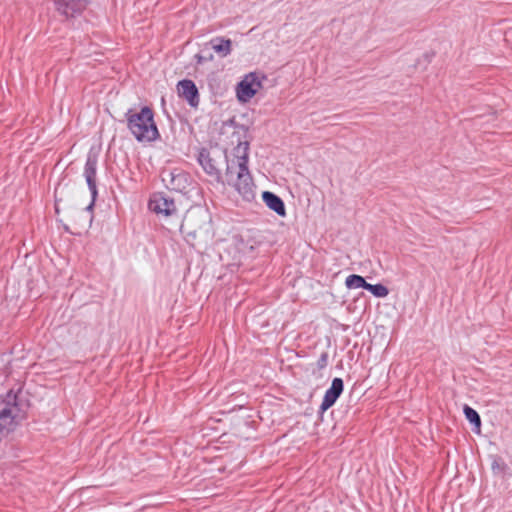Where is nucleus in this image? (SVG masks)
Here are the masks:
<instances>
[{"label":"nucleus","instance_id":"f257e3e1","mask_svg":"<svg viewBox=\"0 0 512 512\" xmlns=\"http://www.w3.org/2000/svg\"><path fill=\"white\" fill-rule=\"evenodd\" d=\"M248 150L247 142L240 143L234 148V157L227 158L226 178L229 184L232 183L244 199L250 200L254 197V184L248 168Z\"/></svg>","mask_w":512,"mask_h":512},{"label":"nucleus","instance_id":"f03ea898","mask_svg":"<svg viewBox=\"0 0 512 512\" xmlns=\"http://www.w3.org/2000/svg\"><path fill=\"white\" fill-rule=\"evenodd\" d=\"M127 128L138 142H152L159 138L151 108L143 106L139 112L129 109L126 114Z\"/></svg>","mask_w":512,"mask_h":512},{"label":"nucleus","instance_id":"7ed1b4c3","mask_svg":"<svg viewBox=\"0 0 512 512\" xmlns=\"http://www.w3.org/2000/svg\"><path fill=\"white\" fill-rule=\"evenodd\" d=\"M25 417L18 396L12 390L0 398V441L13 431L17 423Z\"/></svg>","mask_w":512,"mask_h":512},{"label":"nucleus","instance_id":"20e7f679","mask_svg":"<svg viewBox=\"0 0 512 512\" xmlns=\"http://www.w3.org/2000/svg\"><path fill=\"white\" fill-rule=\"evenodd\" d=\"M97 165H98V157L94 153H88L83 176L86 180L88 189L91 193V202L86 207L87 211H92L96 198L98 196L97 183H96V175H97Z\"/></svg>","mask_w":512,"mask_h":512},{"label":"nucleus","instance_id":"39448f33","mask_svg":"<svg viewBox=\"0 0 512 512\" xmlns=\"http://www.w3.org/2000/svg\"><path fill=\"white\" fill-rule=\"evenodd\" d=\"M261 88V82L255 73H250L244 77L237 85V97L242 102L249 101Z\"/></svg>","mask_w":512,"mask_h":512},{"label":"nucleus","instance_id":"423d86ee","mask_svg":"<svg viewBox=\"0 0 512 512\" xmlns=\"http://www.w3.org/2000/svg\"><path fill=\"white\" fill-rule=\"evenodd\" d=\"M149 209L165 217L172 216L177 212L175 201L162 193H157L152 196L149 201Z\"/></svg>","mask_w":512,"mask_h":512},{"label":"nucleus","instance_id":"0eeeda50","mask_svg":"<svg viewBox=\"0 0 512 512\" xmlns=\"http://www.w3.org/2000/svg\"><path fill=\"white\" fill-rule=\"evenodd\" d=\"M344 391V381L340 377L333 378L330 387L325 391L322 403L319 407V414H323L331 408Z\"/></svg>","mask_w":512,"mask_h":512},{"label":"nucleus","instance_id":"6e6552de","mask_svg":"<svg viewBox=\"0 0 512 512\" xmlns=\"http://www.w3.org/2000/svg\"><path fill=\"white\" fill-rule=\"evenodd\" d=\"M59 13L66 17H74L80 14L86 7V0H54Z\"/></svg>","mask_w":512,"mask_h":512},{"label":"nucleus","instance_id":"1a4fd4ad","mask_svg":"<svg viewBox=\"0 0 512 512\" xmlns=\"http://www.w3.org/2000/svg\"><path fill=\"white\" fill-rule=\"evenodd\" d=\"M178 91L180 96L186 99L191 107L198 106L199 93L195 83L192 80H181L178 83Z\"/></svg>","mask_w":512,"mask_h":512},{"label":"nucleus","instance_id":"9d476101","mask_svg":"<svg viewBox=\"0 0 512 512\" xmlns=\"http://www.w3.org/2000/svg\"><path fill=\"white\" fill-rule=\"evenodd\" d=\"M198 163L201 165L207 175L212 177L216 182H221V172L216 167L214 160L206 149H201L198 154Z\"/></svg>","mask_w":512,"mask_h":512},{"label":"nucleus","instance_id":"9b49d317","mask_svg":"<svg viewBox=\"0 0 512 512\" xmlns=\"http://www.w3.org/2000/svg\"><path fill=\"white\" fill-rule=\"evenodd\" d=\"M262 200L266 204V206L272 211H274L276 214H278L279 216H285V204L279 196H277L273 192L264 191L262 193Z\"/></svg>","mask_w":512,"mask_h":512},{"label":"nucleus","instance_id":"f8f14e48","mask_svg":"<svg viewBox=\"0 0 512 512\" xmlns=\"http://www.w3.org/2000/svg\"><path fill=\"white\" fill-rule=\"evenodd\" d=\"M212 49L221 57H226L232 52V41L224 37H214L210 40Z\"/></svg>","mask_w":512,"mask_h":512},{"label":"nucleus","instance_id":"ddd939ff","mask_svg":"<svg viewBox=\"0 0 512 512\" xmlns=\"http://www.w3.org/2000/svg\"><path fill=\"white\" fill-rule=\"evenodd\" d=\"M463 413L468 422L474 427L473 430L476 433H479L481 427V418L479 413L467 404L463 406Z\"/></svg>","mask_w":512,"mask_h":512},{"label":"nucleus","instance_id":"4468645a","mask_svg":"<svg viewBox=\"0 0 512 512\" xmlns=\"http://www.w3.org/2000/svg\"><path fill=\"white\" fill-rule=\"evenodd\" d=\"M367 283L366 279L358 274H350L345 279V285L348 289H366Z\"/></svg>","mask_w":512,"mask_h":512},{"label":"nucleus","instance_id":"2eb2a0df","mask_svg":"<svg viewBox=\"0 0 512 512\" xmlns=\"http://www.w3.org/2000/svg\"><path fill=\"white\" fill-rule=\"evenodd\" d=\"M170 188L176 191H182L186 188L187 176L186 174L179 172L177 174L170 173Z\"/></svg>","mask_w":512,"mask_h":512},{"label":"nucleus","instance_id":"dca6fc26","mask_svg":"<svg viewBox=\"0 0 512 512\" xmlns=\"http://www.w3.org/2000/svg\"><path fill=\"white\" fill-rule=\"evenodd\" d=\"M365 290L369 291L373 296H375L377 298H384L389 294V289L381 283H377V284L367 283Z\"/></svg>","mask_w":512,"mask_h":512},{"label":"nucleus","instance_id":"f3484780","mask_svg":"<svg viewBox=\"0 0 512 512\" xmlns=\"http://www.w3.org/2000/svg\"><path fill=\"white\" fill-rule=\"evenodd\" d=\"M491 468L494 473L502 472L507 468V465L501 459H495L492 462Z\"/></svg>","mask_w":512,"mask_h":512},{"label":"nucleus","instance_id":"a211bd4d","mask_svg":"<svg viewBox=\"0 0 512 512\" xmlns=\"http://www.w3.org/2000/svg\"><path fill=\"white\" fill-rule=\"evenodd\" d=\"M327 362H328L327 353H322L317 361V365L319 368H324L327 365Z\"/></svg>","mask_w":512,"mask_h":512}]
</instances>
